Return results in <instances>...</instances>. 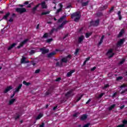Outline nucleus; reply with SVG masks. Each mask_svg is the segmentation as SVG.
I'll return each mask as SVG.
<instances>
[{"label": "nucleus", "instance_id": "nucleus-34", "mask_svg": "<svg viewBox=\"0 0 127 127\" xmlns=\"http://www.w3.org/2000/svg\"><path fill=\"white\" fill-rule=\"evenodd\" d=\"M103 9H101V10H105V9H107L108 8V5H105L103 6Z\"/></svg>", "mask_w": 127, "mask_h": 127}, {"label": "nucleus", "instance_id": "nucleus-60", "mask_svg": "<svg viewBox=\"0 0 127 127\" xmlns=\"http://www.w3.org/2000/svg\"><path fill=\"white\" fill-rule=\"evenodd\" d=\"M125 62V59L122 60L120 62V64H123V63Z\"/></svg>", "mask_w": 127, "mask_h": 127}, {"label": "nucleus", "instance_id": "nucleus-2", "mask_svg": "<svg viewBox=\"0 0 127 127\" xmlns=\"http://www.w3.org/2000/svg\"><path fill=\"white\" fill-rule=\"evenodd\" d=\"M71 58H72V56L71 55H68L67 56L62 59L61 60V62L62 64H63V63L66 64L68 62L69 60H70V59H71Z\"/></svg>", "mask_w": 127, "mask_h": 127}, {"label": "nucleus", "instance_id": "nucleus-24", "mask_svg": "<svg viewBox=\"0 0 127 127\" xmlns=\"http://www.w3.org/2000/svg\"><path fill=\"white\" fill-rule=\"evenodd\" d=\"M65 17H66V15H64L62 16L61 18L58 20V22H61L62 21H63V19H64Z\"/></svg>", "mask_w": 127, "mask_h": 127}, {"label": "nucleus", "instance_id": "nucleus-6", "mask_svg": "<svg viewBox=\"0 0 127 127\" xmlns=\"http://www.w3.org/2000/svg\"><path fill=\"white\" fill-rule=\"evenodd\" d=\"M74 90L71 89L69 91L67 92L66 94H65V96L66 97V98H69V97H72V96H74V94H73V91Z\"/></svg>", "mask_w": 127, "mask_h": 127}, {"label": "nucleus", "instance_id": "nucleus-10", "mask_svg": "<svg viewBox=\"0 0 127 127\" xmlns=\"http://www.w3.org/2000/svg\"><path fill=\"white\" fill-rule=\"evenodd\" d=\"M12 86H7L3 91L4 94H6L7 92H9L10 90H12Z\"/></svg>", "mask_w": 127, "mask_h": 127}, {"label": "nucleus", "instance_id": "nucleus-45", "mask_svg": "<svg viewBox=\"0 0 127 127\" xmlns=\"http://www.w3.org/2000/svg\"><path fill=\"white\" fill-rule=\"evenodd\" d=\"M59 5L60 7V8H61V9H62V8H63V4H62V3H61L59 4Z\"/></svg>", "mask_w": 127, "mask_h": 127}, {"label": "nucleus", "instance_id": "nucleus-29", "mask_svg": "<svg viewBox=\"0 0 127 127\" xmlns=\"http://www.w3.org/2000/svg\"><path fill=\"white\" fill-rule=\"evenodd\" d=\"M91 35H92V33H86L85 34V37L86 38H89Z\"/></svg>", "mask_w": 127, "mask_h": 127}, {"label": "nucleus", "instance_id": "nucleus-11", "mask_svg": "<svg viewBox=\"0 0 127 127\" xmlns=\"http://www.w3.org/2000/svg\"><path fill=\"white\" fill-rule=\"evenodd\" d=\"M26 58L22 57L21 59V64H25L26 63H29V61H26Z\"/></svg>", "mask_w": 127, "mask_h": 127}, {"label": "nucleus", "instance_id": "nucleus-55", "mask_svg": "<svg viewBox=\"0 0 127 127\" xmlns=\"http://www.w3.org/2000/svg\"><path fill=\"white\" fill-rule=\"evenodd\" d=\"M63 25H62V24H61L58 27L59 28V29H61L62 28H63Z\"/></svg>", "mask_w": 127, "mask_h": 127}, {"label": "nucleus", "instance_id": "nucleus-51", "mask_svg": "<svg viewBox=\"0 0 127 127\" xmlns=\"http://www.w3.org/2000/svg\"><path fill=\"white\" fill-rule=\"evenodd\" d=\"M56 82H59V81H61V77H59V78H57V79H56Z\"/></svg>", "mask_w": 127, "mask_h": 127}, {"label": "nucleus", "instance_id": "nucleus-7", "mask_svg": "<svg viewBox=\"0 0 127 127\" xmlns=\"http://www.w3.org/2000/svg\"><path fill=\"white\" fill-rule=\"evenodd\" d=\"M40 50V51H41L42 54L43 55L46 54L47 53H48L49 52V49H46L45 48H41Z\"/></svg>", "mask_w": 127, "mask_h": 127}, {"label": "nucleus", "instance_id": "nucleus-5", "mask_svg": "<svg viewBox=\"0 0 127 127\" xmlns=\"http://www.w3.org/2000/svg\"><path fill=\"white\" fill-rule=\"evenodd\" d=\"M107 55L109 56V58H112L114 55L115 53H113V49H110L107 52Z\"/></svg>", "mask_w": 127, "mask_h": 127}, {"label": "nucleus", "instance_id": "nucleus-26", "mask_svg": "<svg viewBox=\"0 0 127 127\" xmlns=\"http://www.w3.org/2000/svg\"><path fill=\"white\" fill-rule=\"evenodd\" d=\"M125 32V31H124V29H122L121 32L119 33V37H121V36H122L123 35V34H124Z\"/></svg>", "mask_w": 127, "mask_h": 127}, {"label": "nucleus", "instance_id": "nucleus-18", "mask_svg": "<svg viewBox=\"0 0 127 127\" xmlns=\"http://www.w3.org/2000/svg\"><path fill=\"white\" fill-rule=\"evenodd\" d=\"M74 72H75V70H72L68 72L66 76L67 77H71V76H72V74H73V73H74Z\"/></svg>", "mask_w": 127, "mask_h": 127}, {"label": "nucleus", "instance_id": "nucleus-31", "mask_svg": "<svg viewBox=\"0 0 127 127\" xmlns=\"http://www.w3.org/2000/svg\"><path fill=\"white\" fill-rule=\"evenodd\" d=\"M42 118V114H40L36 118V120H40Z\"/></svg>", "mask_w": 127, "mask_h": 127}, {"label": "nucleus", "instance_id": "nucleus-37", "mask_svg": "<svg viewBox=\"0 0 127 127\" xmlns=\"http://www.w3.org/2000/svg\"><path fill=\"white\" fill-rule=\"evenodd\" d=\"M48 37V34L47 33H46L44 34V35L43 36V38H47Z\"/></svg>", "mask_w": 127, "mask_h": 127}, {"label": "nucleus", "instance_id": "nucleus-32", "mask_svg": "<svg viewBox=\"0 0 127 127\" xmlns=\"http://www.w3.org/2000/svg\"><path fill=\"white\" fill-rule=\"evenodd\" d=\"M36 9H37V8H36L35 7H34L32 9V13H33V14L35 13V11H36Z\"/></svg>", "mask_w": 127, "mask_h": 127}, {"label": "nucleus", "instance_id": "nucleus-53", "mask_svg": "<svg viewBox=\"0 0 127 127\" xmlns=\"http://www.w3.org/2000/svg\"><path fill=\"white\" fill-rule=\"evenodd\" d=\"M102 43H103V40H100V42L98 43V46H100V45H101V44Z\"/></svg>", "mask_w": 127, "mask_h": 127}, {"label": "nucleus", "instance_id": "nucleus-20", "mask_svg": "<svg viewBox=\"0 0 127 127\" xmlns=\"http://www.w3.org/2000/svg\"><path fill=\"white\" fill-rule=\"evenodd\" d=\"M29 41V39H25L24 41H23L21 42V45L23 46L24 45V44H26V43H27V42H28V41Z\"/></svg>", "mask_w": 127, "mask_h": 127}, {"label": "nucleus", "instance_id": "nucleus-33", "mask_svg": "<svg viewBox=\"0 0 127 127\" xmlns=\"http://www.w3.org/2000/svg\"><path fill=\"white\" fill-rule=\"evenodd\" d=\"M35 52H36L35 50H32L30 51V52H29L30 55H33V54H34V53H35Z\"/></svg>", "mask_w": 127, "mask_h": 127}, {"label": "nucleus", "instance_id": "nucleus-50", "mask_svg": "<svg viewBox=\"0 0 127 127\" xmlns=\"http://www.w3.org/2000/svg\"><path fill=\"white\" fill-rule=\"evenodd\" d=\"M109 84H106L104 87H103V89H107V88H109Z\"/></svg>", "mask_w": 127, "mask_h": 127}, {"label": "nucleus", "instance_id": "nucleus-46", "mask_svg": "<svg viewBox=\"0 0 127 127\" xmlns=\"http://www.w3.org/2000/svg\"><path fill=\"white\" fill-rule=\"evenodd\" d=\"M31 64H32V65H33V66H35V65H36V63L34 61L31 62Z\"/></svg>", "mask_w": 127, "mask_h": 127}, {"label": "nucleus", "instance_id": "nucleus-44", "mask_svg": "<svg viewBox=\"0 0 127 127\" xmlns=\"http://www.w3.org/2000/svg\"><path fill=\"white\" fill-rule=\"evenodd\" d=\"M96 69H97V67L96 66H94L93 67L91 68V71H92L93 72L94 70H95Z\"/></svg>", "mask_w": 127, "mask_h": 127}, {"label": "nucleus", "instance_id": "nucleus-42", "mask_svg": "<svg viewBox=\"0 0 127 127\" xmlns=\"http://www.w3.org/2000/svg\"><path fill=\"white\" fill-rule=\"evenodd\" d=\"M55 29H54V28H53L51 30V31L50 32V34L51 35L54 32V31Z\"/></svg>", "mask_w": 127, "mask_h": 127}, {"label": "nucleus", "instance_id": "nucleus-1", "mask_svg": "<svg viewBox=\"0 0 127 127\" xmlns=\"http://www.w3.org/2000/svg\"><path fill=\"white\" fill-rule=\"evenodd\" d=\"M71 18L73 19L74 18V21L75 22H78L80 19L81 18V15L80 14V12H75L71 15Z\"/></svg>", "mask_w": 127, "mask_h": 127}, {"label": "nucleus", "instance_id": "nucleus-47", "mask_svg": "<svg viewBox=\"0 0 127 127\" xmlns=\"http://www.w3.org/2000/svg\"><path fill=\"white\" fill-rule=\"evenodd\" d=\"M126 92H127V89L122 91L121 93V94H125V93H126Z\"/></svg>", "mask_w": 127, "mask_h": 127}, {"label": "nucleus", "instance_id": "nucleus-61", "mask_svg": "<svg viewBox=\"0 0 127 127\" xmlns=\"http://www.w3.org/2000/svg\"><path fill=\"white\" fill-rule=\"evenodd\" d=\"M69 35V34H66V35H65V36L64 37L63 39H65V38H66V37H68V36Z\"/></svg>", "mask_w": 127, "mask_h": 127}, {"label": "nucleus", "instance_id": "nucleus-3", "mask_svg": "<svg viewBox=\"0 0 127 127\" xmlns=\"http://www.w3.org/2000/svg\"><path fill=\"white\" fill-rule=\"evenodd\" d=\"M21 87H22V84H19V86L15 88V91L13 92V94L11 96V98H12L13 97H14V96H15L16 93H18V92H19V90L21 89Z\"/></svg>", "mask_w": 127, "mask_h": 127}, {"label": "nucleus", "instance_id": "nucleus-21", "mask_svg": "<svg viewBox=\"0 0 127 127\" xmlns=\"http://www.w3.org/2000/svg\"><path fill=\"white\" fill-rule=\"evenodd\" d=\"M16 43H13L12 45H11L8 48V50H10L11 49H12V48L13 47H14L15 46V45H16Z\"/></svg>", "mask_w": 127, "mask_h": 127}, {"label": "nucleus", "instance_id": "nucleus-36", "mask_svg": "<svg viewBox=\"0 0 127 127\" xmlns=\"http://www.w3.org/2000/svg\"><path fill=\"white\" fill-rule=\"evenodd\" d=\"M69 22V21H67V20H65L64 21L62 24V25H63L64 26V25H65V24H66V23H68Z\"/></svg>", "mask_w": 127, "mask_h": 127}, {"label": "nucleus", "instance_id": "nucleus-14", "mask_svg": "<svg viewBox=\"0 0 127 127\" xmlns=\"http://www.w3.org/2000/svg\"><path fill=\"white\" fill-rule=\"evenodd\" d=\"M41 5L42 6V8H47V5H46V2H45V1L42 2Z\"/></svg>", "mask_w": 127, "mask_h": 127}, {"label": "nucleus", "instance_id": "nucleus-35", "mask_svg": "<svg viewBox=\"0 0 127 127\" xmlns=\"http://www.w3.org/2000/svg\"><path fill=\"white\" fill-rule=\"evenodd\" d=\"M61 11H62V9L59 8V9H58L57 10L56 13V14H58V13H59V12H61Z\"/></svg>", "mask_w": 127, "mask_h": 127}, {"label": "nucleus", "instance_id": "nucleus-13", "mask_svg": "<svg viewBox=\"0 0 127 127\" xmlns=\"http://www.w3.org/2000/svg\"><path fill=\"white\" fill-rule=\"evenodd\" d=\"M88 118V116L86 114H84L82 115L80 117V120L81 121H85V120H87V118Z\"/></svg>", "mask_w": 127, "mask_h": 127}, {"label": "nucleus", "instance_id": "nucleus-56", "mask_svg": "<svg viewBox=\"0 0 127 127\" xmlns=\"http://www.w3.org/2000/svg\"><path fill=\"white\" fill-rule=\"evenodd\" d=\"M8 21H9V22H12V21H13V18H12V17H11Z\"/></svg>", "mask_w": 127, "mask_h": 127}, {"label": "nucleus", "instance_id": "nucleus-38", "mask_svg": "<svg viewBox=\"0 0 127 127\" xmlns=\"http://www.w3.org/2000/svg\"><path fill=\"white\" fill-rule=\"evenodd\" d=\"M115 9V7L114 6H112L111 7V8L109 10V12H113V11H114V9Z\"/></svg>", "mask_w": 127, "mask_h": 127}, {"label": "nucleus", "instance_id": "nucleus-28", "mask_svg": "<svg viewBox=\"0 0 127 127\" xmlns=\"http://www.w3.org/2000/svg\"><path fill=\"white\" fill-rule=\"evenodd\" d=\"M23 84H24V85H25V86H29V85L31 84V83L30 82H27L25 81H24L23 82Z\"/></svg>", "mask_w": 127, "mask_h": 127}, {"label": "nucleus", "instance_id": "nucleus-23", "mask_svg": "<svg viewBox=\"0 0 127 127\" xmlns=\"http://www.w3.org/2000/svg\"><path fill=\"white\" fill-rule=\"evenodd\" d=\"M116 107V104H113L110 107H109V110L112 111L113 109H115V107Z\"/></svg>", "mask_w": 127, "mask_h": 127}, {"label": "nucleus", "instance_id": "nucleus-63", "mask_svg": "<svg viewBox=\"0 0 127 127\" xmlns=\"http://www.w3.org/2000/svg\"><path fill=\"white\" fill-rule=\"evenodd\" d=\"M90 58H90V57H88V58H86V60H85V61H86V62H88V61H89V60H90Z\"/></svg>", "mask_w": 127, "mask_h": 127}, {"label": "nucleus", "instance_id": "nucleus-25", "mask_svg": "<svg viewBox=\"0 0 127 127\" xmlns=\"http://www.w3.org/2000/svg\"><path fill=\"white\" fill-rule=\"evenodd\" d=\"M118 16H119V20H122V15L121 14V11H118Z\"/></svg>", "mask_w": 127, "mask_h": 127}, {"label": "nucleus", "instance_id": "nucleus-15", "mask_svg": "<svg viewBox=\"0 0 127 127\" xmlns=\"http://www.w3.org/2000/svg\"><path fill=\"white\" fill-rule=\"evenodd\" d=\"M123 123V124L120 125L118 126L117 127H124L125 125H127V121L126 120H124Z\"/></svg>", "mask_w": 127, "mask_h": 127}, {"label": "nucleus", "instance_id": "nucleus-43", "mask_svg": "<svg viewBox=\"0 0 127 127\" xmlns=\"http://www.w3.org/2000/svg\"><path fill=\"white\" fill-rule=\"evenodd\" d=\"M104 95H105V93L100 94L98 96L99 99H101V98Z\"/></svg>", "mask_w": 127, "mask_h": 127}, {"label": "nucleus", "instance_id": "nucleus-30", "mask_svg": "<svg viewBox=\"0 0 127 127\" xmlns=\"http://www.w3.org/2000/svg\"><path fill=\"white\" fill-rule=\"evenodd\" d=\"M49 13H50V11H46V12H43L41 13V15H44L45 14H49Z\"/></svg>", "mask_w": 127, "mask_h": 127}, {"label": "nucleus", "instance_id": "nucleus-4", "mask_svg": "<svg viewBox=\"0 0 127 127\" xmlns=\"http://www.w3.org/2000/svg\"><path fill=\"white\" fill-rule=\"evenodd\" d=\"M16 11L19 12L20 14H22V13L26 12V9H25V8H17L16 9Z\"/></svg>", "mask_w": 127, "mask_h": 127}, {"label": "nucleus", "instance_id": "nucleus-8", "mask_svg": "<svg viewBox=\"0 0 127 127\" xmlns=\"http://www.w3.org/2000/svg\"><path fill=\"white\" fill-rule=\"evenodd\" d=\"M124 42H125V39H120L117 44V47H121V46L124 44Z\"/></svg>", "mask_w": 127, "mask_h": 127}, {"label": "nucleus", "instance_id": "nucleus-12", "mask_svg": "<svg viewBox=\"0 0 127 127\" xmlns=\"http://www.w3.org/2000/svg\"><path fill=\"white\" fill-rule=\"evenodd\" d=\"M81 2L82 6H87V5L89 4V2H90V1L87 0L86 2H83V0H82Z\"/></svg>", "mask_w": 127, "mask_h": 127}, {"label": "nucleus", "instance_id": "nucleus-64", "mask_svg": "<svg viewBox=\"0 0 127 127\" xmlns=\"http://www.w3.org/2000/svg\"><path fill=\"white\" fill-rule=\"evenodd\" d=\"M1 33H2V34H3V33H4V30H3V29L1 30Z\"/></svg>", "mask_w": 127, "mask_h": 127}, {"label": "nucleus", "instance_id": "nucleus-40", "mask_svg": "<svg viewBox=\"0 0 127 127\" xmlns=\"http://www.w3.org/2000/svg\"><path fill=\"white\" fill-rule=\"evenodd\" d=\"M122 79H123V76H119V77L117 78V81H120L121 80H122Z\"/></svg>", "mask_w": 127, "mask_h": 127}, {"label": "nucleus", "instance_id": "nucleus-49", "mask_svg": "<svg viewBox=\"0 0 127 127\" xmlns=\"http://www.w3.org/2000/svg\"><path fill=\"white\" fill-rule=\"evenodd\" d=\"M40 72V69H38L36 70V71H35V73L36 74H38V73H39Z\"/></svg>", "mask_w": 127, "mask_h": 127}, {"label": "nucleus", "instance_id": "nucleus-57", "mask_svg": "<svg viewBox=\"0 0 127 127\" xmlns=\"http://www.w3.org/2000/svg\"><path fill=\"white\" fill-rule=\"evenodd\" d=\"M73 117H74V118H77L78 117V113H75L73 115Z\"/></svg>", "mask_w": 127, "mask_h": 127}, {"label": "nucleus", "instance_id": "nucleus-22", "mask_svg": "<svg viewBox=\"0 0 127 127\" xmlns=\"http://www.w3.org/2000/svg\"><path fill=\"white\" fill-rule=\"evenodd\" d=\"M99 22H100V20L99 19L96 20L95 21V24H93L94 26H98L99 25Z\"/></svg>", "mask_w": 127, "mask_h": 127}, {"label": "nucleus", "instance_id": "nucleus-39", "mask_svg": "<svg viewBox=\"0 0 127 127\" xmlns=\"http://www.w3.org/2000/svg\"><path fill=\"white\" fill-rule=\"evenodd\" d=\"M53 40V39L51 38V39H49L47 40V43H50V42H51V41H52Z\"/></svg>", "mask_w": 127, "mask_h": 127}, {"label": "nucleus", "instance_id": "nucleus-48", "mask_svg": "<svg viewBox=\"0 0 127 127\" xmlns=\"http://www.w3.org/2000/svg\"><path fill=\"white\" fill-rule=\"evenodd\" d=\"M19 117H20V115L19 114H17V116L16 117H15V119L17 120V119H19Z\"/></svg>", "mask_w": 127, "mask_h": 127}, {"label": "nucleus", "instance_id": "nucleus-27", "mask_svg": "<svg viewBox=\"0 0 127 127\" xmlns=\"http://www.w3.org/2000/svg\"><path fill=\"white\" fill-rule=\"evenodd\" d=\"M15 101V99H11L9 101V105H12V104H13V103H14Z\"/></svg>", "mask_w": 127, "mask_h": 127}, {"label": "nucleus", "instance_id": "nucleus-9", "mask_svg": "<svg viewBox=\"0 0 127 127\" xmlns=\"http://www.w3.org/2000/svg\"><path fill=\"white\" fill-rule=\"evenodd\" d=\"M55 55H56V51H54L52 53H50L48 54L47 55V57L48 58H52V57L55 56Z\"/></svg>", "mask_w": 127, "mask_h": 127}, {"label": "nucleus", "instance_id": "nucleus-19", "mask_svg": "<svg viewBox=\"0 0 127 127\" xmlns=\"http://www.w3.org/2000/svg\"><path fill=\"white\" fill-rule=\"evenodd\" d=\"M10 15V13L9 12H8L3 17V19H5V20H7V17L9 16Z\"/></svg>", "mask_w": 127, "mask_h": 127}, {"label": "nucleus", "instance_id": "nucleus-62", "mask_svg": "<svg viewBox=\"0 0 127 127\" xmlns=\"http://www.w3.org/2000/svg\"><path fill=\"white\" fill-rule=\"evenodd\" d=\"M54 29H55L54 31H56V32H57V31H58V30H59V29H59V28L58 27L56 29L54 28Z\"/></svg>", "mask_w": 127, "mask_h": 127}, {"label": "nucleus", "instance_id": "nucleus-17", "mask_svg": "<svg viewBox=\"0 0 127 127\" xmlns=\"http://www.w3.org/2000/svg\"><path fill=\"white\" fill-rule=\"evenodd\" d=\"M85 38V37L84 36L82 35L80 37L78 38V43H81L82 41L84 40V39Z\"/></svg>", "mask_w": 127, "mask_h": 127}, {"label": "nucleus", "instance_id": "nucleus-59", "mask_svg": "<svg viewBox=\"0 0 127 127\" xmlns=\"http://www.w3.org/2000/svg\"><path fill=\"white\" fill-rule=\"evenodd\" d=\"M44 126H45V124H44V123H42V125H40L39 127H44Z\"/></svg>", "mask_w": 127, "mask_h": 127}, {"label": "nucleus", "instance_id": "nucleus-16", "mask_svg": "<svg viewBox=\"0 0 127 127\" xmlns=\"http://www.w3.org/2000/svg\"><path fill=\"white\" fill-rule=\"evenodd\" d=\"M56 67H63V64L61 62H58L56 63Z\"/></svg>", "mask_w": 127, "mask_h": 127}, {"label": "nucleus", "instance_id": "nucleus-54", "mask_svg": "<svg viewBox=\"0 0 127 127\" xmlns=\"http://www.w3.org/2000/svg\"><path fill=\"white\" fill-rule=\"evenodd\" d=\"M82 96L81 95L80 97H78L77 98V99L76 100V102H79V101H80L82 98Z\"/></svg>", "mask_w": 127, "mask_h": 127}, {"label": "nucleus", "instance_id": "nucleus-52", "mask_svg": "<svg viewBox=\"0 0 127 127\" xmlns=\"http://www.w3.org/2000/svg\"><path fill=\"white\" fill-rule=\"evenodd\" d=\"M22 46H23L20 43V45L17 47V48H18V49H19L21 47H22Z\"/></svg>", "mask_w": 127, "mask_h": 127}, {"label": "nucleus", "instance_id": "nucleus-58", "mask_svg": "<svg viewBox=\"0 0 127 127\" xmlns=\"http://www.w3.org/2000/svg\"><path fill=\"white\" fill-rule=\"evenodd\" d=\"M89 126H90V123H88V124H86L85 125H84L83 126V127H89Z\"/></svg>", "mask_w": 127, "mask_h": 127}, {"label": "nucleus", "instance_id": "nucleus-41", "mask_svg": "<svg viewBox=\"0 0 127 127\" xmlns=\"http://www.w3.org/2000/svg\"><path fill=\"white\" fill-rule=\"evenodd\" d=\"M79 49H76L75 50V52L74 53V55H75V56L77 55V54H78V52H79Z\"/></svg>", "mask_w": 127, "mask_h": 127}]
</instances>
